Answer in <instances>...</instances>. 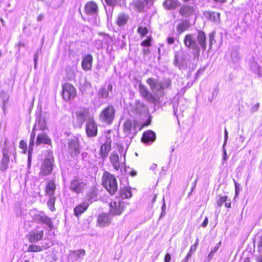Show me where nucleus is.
<instances>
[{"mask_svg":"<svg viewBox=\"0 0 262 262\" xmlns=\"http://www.w3.org/2000/svg\"><path fill=\"white\" fill-rule=\"evenodd\" d=\"M148 29L146 27L139 26L138 28V32L141 36H144L148 33Z\"/></svg>","mask_w":262,"mask_h":262,"instance_id":"42","label":"nucleus"},{"mask_svg":"<svg viewBox=\"0 0 262 262\" xmlns=\"http://www.w3.org/2000/svg\"><path fill=\"white\" fill-rule=\"evenodd\" d=\"M155 139V133L151 130H148L144 133L142 138V141L146 144H150L152 143Z\"/></svg>","mask_w":262,"mask_h":262,"instance_id":"20","label":"nucleus"},{"mask_svg":"<svg viewBox=\"0 0 262 262\" xmlns=\"http://www.w3.org/2000/svg\"><path fill=\"white\" fill-rule=\"evenodd\" d=\"M41 144L51 145V140L49 136L44 133L39 134L37 135L36 144V145H39Z\"/></svg>","mask_w":262,"mask_h":262,"instance_id":"19","label":"nucleus"},{"mask_svg":"<svg viewBox=\"0 0 262 262\" xmlns=\"http://www.w3.org/2000/svg\"><path fill=\"white\" fill-rule=\"evenodd\" d=\"M167 41L169 45H171V44L173 43L174 42V38L172 37H168L167 38Z\"/></svg>","mask_w":262,"mask_h":262,"instance_id":"52","label":"nucleus"},{"mask_svg":"<svg viewBox=\"0 0 262 262\" xmlns=\"http://www.w3.org/2000/svg\"><path fill=\"white\" fill-rule=\"evenodd\" d=\"M221 245V242H219L215 247L211 250V254H214L216 251L220 248Z\"/></svg>","mask_w":262,"mask_h":262,"instance_id":"49","label":"nucleus"},{"mask_svg":"<svg viewBox=\"0 0 262 262\" xmlns=\"http://www.w3.org/2000/svg\"><path fill=\"white\" fill-rule=\"evenodd\" d=\"M157 167V164H153L151 166H150V169L154 170H155Z\"/></svg>","mask_w":262,"mask_h":262,"instance_id":"64","label":"nucleus"},{"mask_svg":"<svg viewBox=\"0 0 262 262\" xmlns=\"http://www.w3.org/2000/svg\"><path fill=\"white\" fill-rule=\"evenodd\" d=\"M111 163L113 167L116 170H118L120 168L119 157L116 153L113 152L110 157Z\"/></svg>","mask_w":262,"mask_h":262,"instance_id":"26","label":"nucleus"},{"mask_svg":"<svg viewBox=\"0 0 262 262\" xmlns=\"http://www.w3.org/2000/svg\"><path fill=\"white\" fill-rule=\"evenodd\" d=\"M19 147L20 148L23 149L24 150V152L26 153L27 150V144L24 141L21 140L20 141Z\"/></svg>","mask_w":262,"mask_h":262,"instance_id":"48","label":"nucleus"},{"mask_svg":"<svg viewBox=\"0 0 262 262\" xmlns=\"http://www.w3.org/2000/svg\"><path fill=\"white\" fill-rule=\"evenodd\" d=\"M62 97L66 101L74 99L76 95L75 88L72 84L66 83L62 86Z\"/></svg>","mask_w":262,"mask_h":262,"instance_id":"10","label":"nucleus"},{"mask_svg":"<svg viewBox=\"0 0 262 262\" xmlns=\"http://www.w3.org/2000/svg\"><path fill=\"white\" fill-rule=\"evenodd\" d=\"M206 38L205 33L202 31H199L198 34H187L184 39L185 46L193 51L199 53L200 47L203 51L206 49Z\"/></svg>","mask_w":262,"mask_h":262,"instance_id":"1","label":"nucleus"},{"mask_svg":"<svg viewBox=\"0 0 262 262\" xmlns=\"http://www.w3.org/2000/svg\"><path fill=\"white\" fill-rule=\"evenodd\" d=\"M53 164L49 158L46 159L41 166L40 173L43 176H47L51 173L53 170Z\"/></svg>","mask_w":262,"mask_h":262,"instance_id":"15","label":"nucleus"},{"mask_svg":"<svg viewBox=\"0 0 262 262\" xmlns=\"http://www.w3.org/2000/svg\"><path fill=\"white\" fill-rule=\"evenodd\" d=\"M130 174L132 177H135V176H136L137 175V172L135 171H134V170H132L130 172Z\"/></svg>","mask_w":262,"mask_h":262,"instance_id":"63","label":"nucleus"},{"mask_svg":"<svg viewBox=\"0 0 262 262\" xmlns=\"http://www.w3.org/2000/svg\"><path fill=\"white\" fill-rule=\"evenodd\" d=\"M225 206L227 208H230L231 207V203L230 200L227 199V201L225 202Z\"/></svg>","mask_w":262,"mask_h":262,"instance_id":"57","label":"nucleus"},{"mask_svg":"<svg viewBox=\"0 0 262 262\" xmlns=\"http://www.w3.org/2000/svg\"><path fill=\"white\" fill-rule=\"evenodd\" d=\"M34 220L37 223H41L46 225L50 230L53 228L51 219L45 214H37L35 215Z\"/></svg>","mask_w":262,"mask_h":262,"instance_id":"14","label":"nucleus"},{"mask_svg":"<svg viewBox=\"0 0 262 262\" xmlns=\"http://www.w3.org/2000/svg\"><path fill=\"white\" fill-rule=\"evenodd\" d=\"M205 15L209 19L215 23H219L220 22V14L219 12H207L205 13Z\"/></svg>","mask_w":262,"mask_h":262,"instance_id":"30","label":"nucleus"},{"mask_svg":"<svg viewBox=\"0 0 262 262\" xmlns=\"http://www.w3.org/2000/svg\"><path fill=\"white\" fill-rule=\"evenodd\" d=\"M115 114V110L112 105H109L104 108L100 113L99 119L101 122L106 124L112 123Z\"/></svg>","mask_w":262,"mask_h":262,"instance_id":"7","label":"nucleus"},{"mask_svg":"<svg viewBox=\"0 0 262 262\" xmlns=\"http://www.w3.org/2000/svg\"><path fill=\"white\" fill-rule=\"evenodd\" d=\"M152 38L151 36H149L146 39L143 40L141 43V46L143 47H149L151 46V41Z\"/></svg>","mask_w":262,"mask_h":262,"instance_id":"44","label":"nucleus"},{"mask_svg":"<svg viewBox=\"0 0 262 262\" xmlns=\"http://www.w3.org/2000/svg\"><path fill=\"white\" fill-rule=\"evenodd\" d=\"M98 223L100 226L104 227L108 225L111 222L109 215L105 213L100 214L98 218Z\"/></svg>","mask_w":262,"mask_h":262,"instance_id":"25","label":"nucleus"},{"mask_svg":"<svg viewBox=\"0 0 262 262\" xmlns=\"http://www.w3.org/2000/svg\"><path fill=\"white\" fill-rule=\"evenodd\" d=\"M194 12L193 7L183 6L180 9V13L183 16H188L192 15Z\"/></svg>","mask_w":262,"mask_h":262,"instance_id":"28","label":"nucleus"},{"mask_svg":"<svg viewBox=\"0 0 262 262\" xmlns=\"http://www.w3.org/2000/svg\"><path fill=\"white\" fill-rule=\"evenodd\" d=\"M129 17L128 14L121 13L118 14L116 24L119 27L124 26L128 21Z\"/></svg>","mask_w":262,"mask_h":262,"instance_id":"24","label":"nucleus"},{"mask_svg":"<svg viewBox=\"0 0 262 262\" xmlns=\"http://www.w3.org/2000/svg\"><path fill=\"white\" fill-rule=\"evenodd\" d=\"M174 65L177 67H178L180 68L181 66V57L178 52H176L174 55Z\"/></svg>","mask_w":262,"mask_h":262,"instance_id":"43","label":"nucleus"},{"mask_svg":"<svg viewBox=\"0 0 262 262\" xmlns=\"http://www.w3.org/2000/svg\"><path fill=\"white\" fill-rule=\"evenodd\" d=\"M79 89L83 94L91 93L92 85L89 81L84 79L83 81H80Z\"/></svg>","mask_w":262,"mask_h":262,"instance_id":"23","label":"nucleus"},{"mask_svg":"<svg viewBox=\"0 0 262 262\" xmlns=\"http://www.w3.org/2000/svg\"><path fill=\"white\" fill-rule=\"evenodd\" d=\"M98 192L96 188H93L86 193V199L90 204L97 200Z\"/></svg>","mask_w":262,"mask_h":262,"instance_id":"29","label":"nucleus"},{"mask_svg":"<svg viewBox=\"0 0 262 262\" xmlns=\"http://www.w3.org/2000/svg\"><path fill=\"white\" fill-rule=\"evenodd\" d=\"M90 206V203L89 202H83L80 204L77 205L74 208V213L77 216L83 213Z\"/></svg>","mask_w":262,"mask_h":262,"instance_id":"22","label":"nucleus"},{"mask_svg":"<svg viewBox=\"0 0 262 262\" xmlns=\"http://www.w3.org/2000/svg\"><path fill=\"white\" fill-rule=\"evenodd\" d=\"M81 158L83 160L87 161L88 158V154L86 152H83L81 154Z\"/></svg>","mask_w":262,"mask_h":262,"instance_id":"53","label":"nucleus"},{"mask_svg":"<svg viewBox=\"0 0 262 262\" xmlns=\"http://www.w3.org/2000/svg\"><path fill=\"white\" fill-rule=\"evenodd\" d=\"M86 133L89 137H94L97 135V125L93 118L88 120L86 124Z\"/></svg>","mask_w":262,"mask_h":262,"instance_id":"13","label":"nucleus"},{"mask_svg":"<svg viewBox=\"0 0 262 262\" xmlns=\"http://www.w3.org/2000/svg\"><path fill=\"white\" fill-rule=\"evenodd\" d=\"M190 27L189 22L187 20H183L179 24L177 27L178 33L181 34L186 30Z\"/></svg>","mask_w":262,"mask_h":262,"instance_id":"33","label":"nucleus"},{"mask_svg":"<svg viewBox=\"0 0 262 262\" xmlns=\"http://www.w3.org/2000/svg\"><path fill=\"white\" fill-rule=\"evenodd\" d=\"M208 223V219L207 217H206L204 222L202 224L201 226L202 227L205 228L207 226Z\"/></svg>","mask_w":262,"mask_h":262,"instance_id":"55","label":"nucleus"},{"mask_svg":"<svg viewBox=\"0 0 262 262\" xmlns=\"http://www.w3.org/2000/svg\"><path fill=\"white\" fill-rule=\"evenodd\" d=\"M181 104H183L182 101H179L177 106L173 105L174 114L177 117L181 114V112H184L186 108V107H183V108H182Z\"/></svg>","mask_w":262,"mask_h":262,"instance_id":"35","label":"nucleus"},{"mask_svg":"<svg viewBox=\"0 0 262 262\" xmlns=\"http://www.w3.org/2000/svg\"><path fill=\"white\" fill-rule=\"evenodd\" d=\"M146 4L150 6L153 4V0H145Z\"/></svg>","mask_w":262,"mask_h":262,"instance_id":"59","label":"nucleus"},{"mask_svg":"<svg viewBox=\"0 0 262 262\" xmlns=\"http://www.w3.org/2000/svg\"><path fill=\"white\" fill-rule=\"evenodd\" d=\"M84 10L88 15H95L98 12V6L95 3L90 2L85 5Z\"/></svg>","mask_w":262,"mask_h":262,"instance_id":"18","label":"nucleus"},{"mask_svg":"<svg viewBox=\"0 0 262 262\" xmlns=\"http://www.w3.org/2000/svg\"><path fill=\"white\" fill-rule=\"evenodd\" d=\"M133 124L130 120H127L123 124V131L126 136L133 135Z\"/></svg>","mask_w":262,"mask_h":262,"instance_id":"32","label":"nucleus"},{"mask_svg":"<svg viewBox=\"0 0 262 262\" xmlns=\"http://www.w3.org/2000/svg\"><path fill=\"white\" fill-rule=\"evenodd\" d=\"M116 0H105L106 4L110 6H113L116 3Z\"/></svg>","mask_w":262,"mask_h":262,"instance_id":"54","label":"nucleus"},{"mask_svg":"<svg viewBox=\"0 0 262 262\" xmlns=\"http://www.w3.org/2000/svg\"><path fill=\"white\" fill-rule=\"evenodd\" d=\"M226 145V143L224 142L223 146V160L224 161H225L227 159V152L225 148V146Z\"/></svg>","mask_w":262,"mask_h":262,"instance_id":"50","label":"nucleus"},{"mask_svg":"<svg viewBox=\"0 0 262 262\" xmlns=\"http://www.w3.org/2000/svg\"><path fill=\"white\" fill-rule=\"evenodd\" d=\"M252 69L258 76H261V70L257 64L254 63L252 67Z\"/></svg>","mask_w":262,"mask_h":262,"instance_id":"45","label":"nucleus"},{"mask_svg":"<svg viewBox=\"0 0 262 262\" xmlns=\"http://www.w3.org/2000/svg\"><path fill=\"white\" fill-rule=\"evenodd\" d=\"M103 187L111 195L114 194L118 190V185L116 178L107 171H105L102 177Z\"/></svg>","mask_w":262,"mask_h":262,"instance_id":"5","label":"nucleus"},{"mask_svg":"<svg viewBox=\"0 0 262 262\" xmlns=\"http://www.w3.org/2000/svg\"><path fill=\"white\" fill-rule=\"evenodd\" d=\"M113 85L109 83L106 88L105 87L101 88L98 92V95L100 98L106 99L108 97L110 92H112Z\"/></svg>","mask_w":262,"mask_h":262,"instance_id":"21","label":"nucleus"},{"mask_svg":"<svg viewBox=\"0 0 262 262\" xmlns=\"http://www.w3.org/2000/svg\"><path fill=\"white\" fill-rule=\"evenodd\" d=\"M259 107V104L258 103L255 104L254 105H253L251 108V111L253 112H254L258 109Z\"/></svg>","mask_w":262,"mask_h":262,"instance_id":"51","label":"nucleus"},{"mask_svg":"<svg viewBox=\"0 0 262 262\" xmlns=\"http://www.w3.org/2000/svg\"><path fill=\"white\" fill-rule=\"evenodd\" d=\"M49 198L47 202L48 207L51 211H54L55 210L54 205L56 198L54 195L49 196Z\"/></svg>","mask_w":262,"mask_h":262,"instance_id":"37","label":"nucleus"},{"mask_svg":"<svg viewBox=\"0 0 262 262\" xmlns=\"http://www.w3.org/2000/svg\"><path fill=\"white\" fill-rule=\"evenodd\" d=\"M47 248V247H45L43 246H39L36 245H30L28 247V251L29 252H40L42 251L43 249Z\"/></svg>","mask_w":262,"mask_h":262,"instance_id":"36","label":"nucleus"},{"mask_svg":"<svg viewBox=\"0 0 262 262\" xmlns=\"http://www.w3.org/2000/svg\"><path fill=\"white\" fill-rule=\"evenodd\" d=\"M56 186L53 181H49L46 187L45 192L48 196L54 195Z\"/></svg>","mask_w":262,"mask_h":262,"instance_id":"27","label":"nucleus"},{"mask_svg":"<svg viewBox=\"0 0 262 262\" xmlns=\"http://www.w3.org/2000/svg\"><path fill=\"white\" fill-rule=\"evenodd\" d=\"M112 141L111 139L107 138L105 143H103L100 148V156L101 158H105L111 149Z\"/></svg>","mask_w":262,"mask_h":262,"instance_id":"16","label":"nucleus"},{"mask_svg":"<svg viewBox=\"0 0 262 262\" xmlns=\"http://www.w3.org/2000/svg\"><path fill=\"white\" fill-rule=\"evenodd\" d=\"M146 83L149 85L153 93L158 98L164 95L165 89L171 87V81L169 78L164 79L162 82H160L154 78H149L146 80Z\"/></svg>","mask_w":262,"mask_h":262,"instance_id":"3","label":"nucleus"},{"mask_svg":"<svg viewBox=\"0 0 262 262\" xmlns=\"http://www.w3.org/2000/svg\"><path fill=\"white\" fill-rule=\"evenodd\" d=\"M72 254L76 259H78L79 258L83 257L85 255V251L84 249H81L73 251Z\"/></svg>","mask_w":262,"mask_h":262,"instance_id":"39","label":"nucleus"},{"mask_svg":"<svg viewBox=\"0 0 262 262\" xmlns=\"http://www.w3.org/2000/svg\"><path fill=\"white\" fill-rule=\"evenodd\" d=\"M43 18V15L42 14H40L37 18V21H40L42 20Z\"/></svg>","mask_w":262,"mask_h":262,"instance_id":"61","label":"nucleus"},{"mask_svg":"<svg viewBox=\"0 0 262 262\" xmlns=\"http://www.w3.org/2000/svg\"><path fill=\"white\" fill-rule=\"evenodd\" d=\"M119 197L116 198L115 200L112 201L110 204V213L114 215H120L123 211L125 205V202L121 199H128L132 196L130 189L128 187H124L121 188L119 191Z\"/></svg>","mask_w":262,"mask_h":262,"instance_id":"2","label":"nucleus"},{"mask_svg":"<svg viewBox=\"0 0 262 262\" xmlns=\"http://www.w3.org/2000/svg\"><path fill=\"white\" fill-rule=\"evenodd\" d=\"M228 197L227 196H220L219 199L217 201L219 206H221L225 202L227 201Z\"/></svg>","mask_w":262,"mask_h":262,"instance_id":"46","label":"nucleus"},{"mask_svg":"<svg viewBox=\"0 0 262 262\" xmlns=\"http://www.w3.org/2000/svg\"><path fill=\"white\" fill-rule=\"evenodd\" d=\"M93 57L91 54L86 55L82 59L81 66L84 71H89L92 69Z\"/></svg>","mask_w":262,"mask_h":262,"instance_id":"17","label":"nucleus"},{"mask_svg":"<svg viewBox=\"0 0 262 262\" xmlns=\"http://www.w3.org/2000/svg\"><path fill=\"white\" fill-rule=\"evenodd\" d=\"M133 126V136H134L136 134L137 132L141 129L142 127L139 123L136 121L134 122Z\"/></svg>","mask_w":262,"mask_h":262,"instance_id":"41","label":"nucleus"},{"mask_svg":"<svg viewBox=\"0 0 262 262\" xmlns=\"http://www.w3.org/2000/svg\"><path fill=\"white\" fill-rule=\"evenodd\" d=\"M171 259V256L170 254L167 253L165 256L164 261L165 262H169Z\"/></svg>","mask_w":262,"mask_h":262,"instance_id":"56","label":"nucleus"},{"mask_svg":"<svg viewBox=\"0 0 262 262\" xmlns=\"http://www.w3.org/2000/svg\"><path fill=\"white\" fill-rule=\"evenodd\" d=\"M166 211V204L165 203L164 199H163V204L162 206V211Z\"/></svg>","mask_w":262,"mask_h":262,"instance_id":"62","label":"nucleus"},{"mask_svg":"<svg viewBox=\"0 0 262 262\" xmlns=\"http://www.w3.org/2000/svg\"><path fill=\"white\" fill-rule=\"evenodd\" d=\"M9 96L7 92L1 91L0 93V100L2 102V108L4 113H5L7 108L6 104L9 100Z\"/></svg>","mask_w":262,"mask_h":262,"instance_id":"31","label":"nucleus"},{"mask_svg":"<svg viewBox=\"0 0 262 262\" xmlns=\"http://www.w3.org/2000/svg\"><path fill=\"white\" fill-rule=\"evenodd\" d=\"M68 152L71 157L76 158L80 152L79 141L77 138L69 140L68 143Z\"/></svg>","mask_w":262,"mask_h":262,"instance_id":"9","label":"nucleus"},{"mask_svg":"<svg viewBox=\"0 0 262 262\" xmlns=\"http://www.w3.org/2000/svg\"><path fill=\"white\" fill-rule=\"evenodd\" d=\"M35 128L36 125L34 126V128L30 135V140L29 142V150L30 152L33 151V147L34 145V141L35 137Z\"/></svg>","mask_w":262,"mask_h":262,"instance_id":"38","label":"nucleus"},{"mask_svg":"<svg viewBox=\"0 0 262 262\" xmlns=\"http://www.w3.org/2000/svg\"><path fill=\"white\" fill-rule=\"evenodd\" d=\"M142 53L144 55H146L149 53V50L148 49H143L142 50Z\"/></svg>","mask_w":262,"mask_h":262,"instance_id":"58","label":"nucleus"},{"mask_svg":"<svg viewBox=\"0 0 262 262\" xmlns=\"http://www.w3.org/2000/svg\"><path fill=\"white\" fill-rule=\"evenodd\" d=\"M164 7L166 9H173L176 8L177 5V0H165L163 3Z\"/></svg>","mask_w":262,"mask_h":262,"instance_id":"34","label":"nucleus"},{"mask_svg":"<svg viewBox=\"0 0 262 262\" xmlns=\"http://www.w3.org/2000/svg\"><path fill=\"white\" fill-rule=\"evenodd\" d=\"M140 94L147 101L150 103H155L156 101L155 96L152 94L148 90L147 88L140 83L139 85Z\"/></svg>","mask_w":262,"mask_h":262,"instance_id":"12","label":"nucleus"},{"mask_svg":"<svg viewBox=\"0 0 262 262\" xmlns=\"http://www.w3.org/2000/svg\"><path fill=\"white\" fill-rule=\"evenodd\" d=\"M89 115V111L85 108H80L75 113V123L77 127H81Z\"/></svg>","mask_w":262,"mask_h":262,"instance_id":"11","label":"nucleus"},{"mask_svg":"<svg viewBox=\"0 0 262 262\" xmlns=\"http://www.w3.org/2000/svg\"><path fill=\"white\" fill-rule=\"evenodd\" d=\"M43 229L38 226L29 232L26 235V238L30 243H36L43 238Z\"/></svg>","mask_w":262,"mask_h":262,"instance_id":"8","label":"nucleus"},{"mask_svg":"<svg viewBox=\"0 0 262 262\" xmlns=\"http://www.w3.org/2000/svg\"><path fill=\"white\" fill-rule=\"evenodd\" d=\"M135 7L137 9L138 11L139 12H142L144 11V3L140 0H137L135 2Z\"/></svg>","mask_w":262,"mask_h":262,"instance_id":"40","label":"nucleus"},{"mask_svg":"<svg viewBox=\"0 0 262 262\" xmlns=\"http://www.w3.org/2000/svg\"><path fill=\"white\" fill-rule=\"evenodd\" d=\"M209 46H210V48H211L213 43L214 42H215L214 33V32H211L209 34Z\"/></svg>","mask_w":262,"mask_h":262,"instance_id":"47","label":"nucleus"},{"mask_svg":"<svg viewBox=\"0 0 262 262\" xmlns=\"http://www.w3.org/2000/svg\"><path fill=\"white\" fill-rule=\"evenodd\" d=\"M88 180L82 177H75L71 180L69 188L70 190L78 194L83 193L88 186Z\"/></svg>","mask_w":262,"mask_h":262,"instance_id":"6","label":"nucleus"},{"mask_svg":"<svg viewBox=\"0 0 262 262\" xmlns=\"http://www.w3.org/2000/svg\"><path fill=\"white\" fill-rule=\"evenodd\" d=\"M32 152H30L29 149L28 150V153H29V155H28V164L29 165H30V162H31V155Z\"/></svg>","mask_w":262,"mask_h":262,"instance_id":"60","label":"nucleus"},{"mask_svg":"<svg viewBox=\"0 0 262 262\" xmlns=\"http://www.w3.org/2000/svg\"><path fill=\"white\" fill-rule=\"evenodd\" d=\"M3 157L0 163V169L4 172L7 170L8 167V164L10 161L11 155L14 156L15 159V148L13 144H10L8 140L6 138L4 142V146L2 149Z\"/></svg>","mask_w":262,"mask_h":262,"instance_id":"4","label":"nucleus"}]
</instances>
